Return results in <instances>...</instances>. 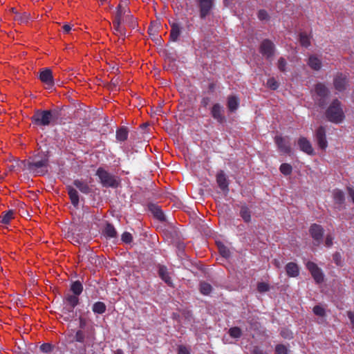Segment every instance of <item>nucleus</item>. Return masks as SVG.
<instances>
[{
	"instance_id": "f257e3e1",
	"label": "nucleus",
	"mask_w": 354,
	"mask_h": 354,
	"mask_svg": "<svg viewBox=\"0 0 354 354\" xmlns=\"http://www.w3.org/2000/svg\"><path fill=\"white\" fill-rule=\"evenodd\" d=\"M58 118L57 112L55 110L38 109L34 112L31 117L32 122L37 126L55 125Z\"/></svg>"
},
{
	"instance_id": "f03ea898",
	"label": "nucleus",
	"mask_w": 354,
	"mask_h": 354,
	"mask_svg": "<svg viewBox=\"0 0 354 354\" xmlns=\"http://www.w3.org/2000/svg\"><path fill=\"white\" fill-rule=\"evenodd\" d=\"M326 117L328 121L339 124L344 118L342 103L338 99H334L326 111Z\"/></svg>"
},
{
	"instance_id": "7ed1b4c3",
	"label": "nucleus",
	"mask_w": 354,
	"mask_h": 354,
	"mask_svg": "<svg viewBox=\"0 0 354 354\" xmlns=\"http://www.w3.org/2000/svg\"><path fill=\"white\" fill-rule=\"evenodd\" d=\"M96 175L100 179V183L104 187L116 188L120 185L119 178L105 170L102 167H99L96 171Z\"/></svg>"
},
{
	"instance_id": "20e7f679",
	"label": "nucleus",
	"mask_w": 354,
	"mask_h": 354,
	"mask_svg": "<svg viewBox=\"0 0 354 354\" xmlns=\"http://www.w3.org/2000/svg\"><path fill=\"white\" fill-rule=\"evenodd\" d=\"M47 165L48 158L46 157L38 159L37 156H35L31 161L28 162L27 167L35 175L42 176L47 172Z\"/></svg>"
},
{
	"instance_id": "39448f33",
	"label": "nucleus",
	"mask_w": 354,
	"mask_h": 354,
	"mask_svg": "<svg viewBox=\"0 0 354 354\" xmlns=\"http://www.w3.org/2000/svg\"><path fill=\"white\" fill-rule=\"evenodd\" d=\"M306 267L310 272L313 279L317 284L322 283L324 281V274L322 269L319 268L315 263L313 261H308L306 263Z\"/></svg>"
},
{
	"instance_id": "423d86ee",
	"label": "nucleus",
	"mask_w": 354,
	"mask_h": 354,
	"mask_svg": "<svg viewBox=\"0 0 354 354\" xmlns=\"http://www.w3.org/2000/svg\"><path fill=\"white\" fill-rule=\"evenodd\" d=\"M197 6L200 18L204 19L211 13L214 7V0H197Z\"/></svg>"
},
{
	"instance_id": "0eeeda50",
	"label": "nucleus",
	"mask_w": 354,
	"mask_h": 354,
	"mask_svg": "<svg viewBox=\"0 0 354 354\" xmlns=\"http://www.w3.org/2000/svg\"><path fill=\"white\" fill-rule=\"evenodd\" d=\"M348 85L347 76L342 73H337L333 78V86L338 92L344 91Z\"/></svg>"
},
{
	"instance_id": "6e6552de",
	"label": "nucleus",
	"mask_w": 354,
	"mask_h": 354,
	"mask_svg": "<svg viewBox=\"0 0 354 354\" xmlns=\"http://www.w3.org/2000/svg\"><path fill=\"white\" fill-rule=\"evenodd\" d=\"M324 232V228L320 225L313 223L310 225L309 233L313 239L314 245H319L322 243Z\"/></svg>"
},
{
	"instance_id": "1a4fd4ad",
	"label": "nucleus",
	"mask_w": 354,
	"mask_h": 354,
	"mask_svg": "<svg viewBox=\"0 0 354 354\" xmlns=\"http://www.w3.org/2000/svg\"><path fill=\"white\" fill-rule=\"evenodd\" d=\"M275 143L277 145L279 150L286 154H290L292 149L290 147V141L288 139L285 138L280 136H277L274 138Z\"/></svg>"
},
{
	"instance_id": "9d476101",
	"label": "nucleus",
	"mask_w": 354,
	"mask_h": 354,
	"mask_svg": "<svg viewBox=\"0 0 354 354\" xmlns=\"http://www.w3.org/2000/svg\"><path fill=\"white\" fill-rule=\"evenodd\" d=\"M315 140L319 147L325 150L328 147V142L326 140V130L322 126H320L315 132Z\"/></svg>"
},
{
	"instance_id": "9b49d317",
	"label": "nucleus",
	"mask_w": 354,
	"mask_h": 354,
	"mask_svg": "<svg viewBox=\"0 0 354 354\" xmlns=\"http://www.w3.org/2000/svg\"><path fill=\"white\" fill-rule=\"evenodd\" d=\"M298 146L301 151L308 155H315V151L310 142L305 137H301L297 141Z\"/></svg>"
},
{
	"instance_id": "f8f14e48",
	"label": "nucleus",
	"mask_w": 354,
	"mask_h": 354,
	"mask_svg": "<svg viewBox=\"0 0 354 354\" xmlns=\"http://www.w3.org/2000/svg\"><path fill=\"white\" fill-rule=\"evenodd\" d=\"M223 113L224 110L223 106L218 103L214 104L211 109L212 116L219 123L225 122V117Z\"/></svg>"
},
{
	"instance_id": "ddd939ff",
	"label": "nucleus",
	"mask_w": 354,
	"mask_h": 354,
	"mask_svg": "<svg viewBox=\"0 0 354 354\" xmlns=\"http://www.w3.org/2000/svg\"><path fill=\"white\" fill-rule=\"evenodd\" d=\"M39 80L48 88H51L54 85V80L52 71L49 68H44L39 73Z\"/></svg>"
},
{
	"instance_id": "4468645a",
	"label": "nucleus",
	"mask_w": 354,
	"mask_h": 354,
	"mask_svg": "<svg viewBox=\"0 0 354 354\" xmlns=\"http://www.w3.org/2000/svg\"><path fill=\"white\" fill-rule=\"evenodd\" d=\"M333 197L336 208L339 210L343 209L345 202V196L344 192L340 189H335L333 192Z\"/></svg>"
},
{
	"instance_id": "2eb2a0df",
	"label": "nucleus",
	"mask_w": 354,
	"mask_h": 354,
	"mask_svg": "<svg viewBox=\"0 0 354 354\" xmlns=\"http://www.w3.org/2000/svg\"><path fill=\"white\" fill-rule=\"evenodd\" d=\"M216 182L221 190L223 192H227L229 190L228 188V181L227 177L224 173L223 171H220L216 174Z\"/></svg>"
},
{
	"instance_id": "dca6fc26",
	"label": "nucleus",
	"mask_w": 354,
	"mask_h": 354,
	"mask_svg": "<svg viewBox=\"0 0 354 354\" xmlns=\"http://www.w3.org/2000/svg\"><path fill=\"white\" fill-rule=\"evenodd\" d=\"M78 302V295L68 294L66 297V306L64 308L68 312H73L74 308L77 305Z\"/></svg>"
},
{
	"instance_id": "f3484780",
	"label": "nucleus",
	"mask_w": 354,
	"mask_h": 354,
	"mask_svg": "<svg viewBox=\"0 0 354 354\" xmlns=\"http://www.w3.org/2000/svg\"><path fill=\"white\" fill-rule=\"evenodd\" d=\"M73 185L82 194H88L91 192V188L86 180L82 179H76L73 181Z\"/></svg>"
},
{
	"instance_id": "a211bd4d",
	"label": "nucleus",
	"mask_w": 354,
	"mask_h": 354,
	"mask_svg": "<svg viewBox=\"0 0 354 354\" xmlns=\"http://www.w3.org/2000/svg\"><path fill=\"white\" fill-rule=\"evenodd\" d=\"M285 269L286 274L289 277H297L299 274V268L296 263H288Z\"/></svg>"
},
{
	"instance_id": "6ab92c4d",
	"label": "nucleus",
	"mask_w": 354,
	"mask_h": 354,
	"mask_svg": "<svg viewBox=\"0 0 354 354\" xmlns=\"http://www.w3.org/2000/svg\"><path fill=\"white\" fill-rule=\"evenodd\" d=\"M170 39L172 41H177L182 32V27L178 23H173L171 25Z\"/></svg>"
},
{
	"instance_id": "aec40b11",
	"label": "nucleus",
	"mask_w": 354,
	"mask_h": 354,
	"mask_svg": "<svg viewBox=\"0 0 354 354\" xmlns=\"http://www.w3.org/2000/svg\"><path fill=\"white\" fill-rule=\"evenodd\" d=\"M67 192L71 199V203L77 207L79 205L80 198L78 192L72 186H67Z\"/></svg>"
},
{
	"instance_id": "412c9836",
	"label": "nucleus",
	"mask_w": 354,
	"mask_h": 354,
	"mask_svg": "<svg viewBox=\"0 0 354 354\" xmlns=\"http://www.w3.org/2000/svg\"><path fill=\"white\" fill-rule=\"evenodd\" d=\"M158 274L160 277L164 281L168 286H173V283L171 277L169 275L167 268L165 266H160L158 268Z\"/></svg>"
},
{
	"instance_id": "4be33fe9",
	"label": "nucleus",
	"mask_w": 354,
	"mask_h": 354,
	"mask_svg": "<svg viewBox=\"0 0 354 354\" xmlns=\"http://www.w3.org/2000/svg\"><path fill=\"white\" fill-rule=\"evenodd\" d=\"M315 91L319 97H328L330 91L324 83H317L315 86Z\"/></svg>"
},
{
	"instance_id": "5701e85b",
	"label": "nucleus",
	"mask_w": 354,
	"mask_h": 354,
	"mask_svg": "<svg viewBox=\"0 0 354 354\" xmlns=\"http://www.w3.org/2000/svg\"><path fill=\"white\" fill-rule=\"evenodd\" d=\"M149 209L151 211V212L153 214L155 218L158 219L160 221H165V216L162 211V209L156 205L155 204H150L149 205Z\"/></svg>"
},
{
	"instance_id": "b1692460",
	"label": "nucleus",
	"mask_w": 354,
	"mask_h": 354,
	"mask_svg": "<svg viewBox=\"0 0 354 354\" xmlns=\"http://www.w3.org/2000/svg\"><path fill=\"white\" fill-rule=\"evenodd\" d=\"M307 64L314 71H319L322 66V61L315 55H310Z\"/></svg>"
},
{
	"instance_id": "393cba45",
	"label": "nucleus",
	"mask_w": 354,
	"mask_h": 354,
	"mask_svg": "<svg viewBox=\"0 0 354 354\" xmlns=\"http://www.w3.org/2000/svg\"><path fill=\"white\" fill-rule=\"evenodd\" d=\"M12 12L15 13L14 20L19 24H27L30 19V15L27 12L18 13L15 12V8H12Z\"/></svg>"
},
{
	"instance_id": "a878e982",
	"label": "nucleus",
	"mask_w": 354,
	"mask_h": 354,
	"mask_svg": "<svg viewBox=\"0 0 354 354\" xmlns=\"http://www.w3.org/2000/svg\"><path fill=\"white\" fill-rule=\"evenodd\" d=\"M122 23V21H113V26L114 29V33L117 35L122 37V41H124L127 35V32L126 29L121 26Z\"/></svg>"
},
{
	"instance_id": "bb28decb",
	"label": "nucleus",
	"mask_w": 354,
	"mask_h": 354,
	"mask_svg": "<svg viewBox=\"0 0 354 354\" xmlns=\"http://www.w3.org/2000/svg\"><path fill=\"white\" fill-rule=\"evenodd\" d=\"M126 11H127L126 8L124 6H122L121 4H119L117 7V11H116L115 15L114 17L113 21H118L124 22V16L126 14Z\"/></svg>"
},
{
	"instance_id": "cd10ccee",
	"label": "nucleus",
	"mask_w": 354,
	"mask_h": 354,
	"mask_svg": "<svg viewBox=\"0 0 354 354\" xmlns=\"http://www.w3.org/2000/svg\"><path fill=\"white\" fill-rule=\"evenodd\" d=\"M239 106V99L234 96L231 95L227 98V107L230 111H234Z\"/></svg>"
},
{
	"instance_id": "c85d7f7f",
	"label": "nucleus",
	"mask_w": 354,
	"mask_h": 354,
	"mask_svg": "<svg viewBox=\"0 0 354 354\" xmlns=\"http://www.w3.org/2000/svg\"><path fill=\"white\" fill-rule=\"evenodd\" d=\"M106 306L104 302L97 301L92 307V310L94 313L102 314L106 311Z\"/></svg>"
},
{
	"instance_id": "c756f323",
	"label": "nucleus",
	"mask_w": 354,
	"mask_h": 354,
	"mask_svg": "<svg viewBox=\"0 0 354 354\" xmlns=\"http://www.w3.org/2000/svg\"><path fill=\"white\" fill-rule=\"evenodd\" d=\"M199 290L201 294L208 295L212 290V286L205 281H201L199 284Z\"/></svg>"
},
{
	"instance_id": "7c9ffc66",
	"label": "nucleus",
	"mask_w": 354,
	"mask_h": 354,
	"mask_svg": "<svg viewBox=\"0 0 354 354\" xmlns=\"http://www.w3.org/2000/svg\"><path fill=\"white\" fill-rule=\"evenodd\" d=\"M240 216L245 222L248 223L250 221L251 212L246 206L243 205L241 207Z\"/></svg>"
},
{
	"instance_id": "2f4dec72",
	"label": "nucleus",
	"mask_w": 354,
	"mask_h": 354,
	"mask_svg": "<svg viewBox=\"0 0 354 354\" xmlns=\"http://www.w3.org/2000/svg\"><path fill=\"white\" fill-rule=\"evenodd\" d=\"M104 234L109 238H115L117 236V232L114 226L110 223H107L104 228Z\"/></svg>"
},
{
	"instance_id": "473e14b6",
	"label": "nucleus",
	"mask_w": 354,
	"mask_h": 354,
	"mask_svg": "<svg viewBox=\"0 0 354 354\" xmlns=\"http://www.w3.org/2000/svg\"><path fill=\"white\" fill-rule=\"evenodd\" d=\"M299 42L301 45L305 48L310 46V38L306 32H301L299 34Z\"/></svg>"
},
{
	"instance_id": "72a5a7b5",
	"label": "nucleus",
	"mask_w": 354,
	"mask_h": 354,
	"mask_svg": "<svg viewBox=\"0 0 354 354\" xmlns=\"http://www.w3.org/2000/svg\"><path fill=\"white\" fill-rule=\"evenodd\" d=\"M71 290L74 295H80L83 290L82 284L80 281H76L71 284Z\"/></svg>"
},
{
	"instance_id": "f704fd0d",
	"label": "nucleus",
	"mask_w": 354,
	"mask_h": 354,
	"mask_svg": "<svg viewBox=\"0 0 354 354\" xmlns=\"http://www.w3.org/2000/svg\"><path fill=\"white\" fill-rule=\"evenodd\" d=\"M128 131L126 127H121L116 132V138L120 141H124L127 139Z\"/></svg>"
},
{
	"instance_id": "c9c22d12",
	"label": "nucleus",
	"mask_w": 354,
	"mask_h": 354,
	"mask_svg": "<svg viewBox=\"0 0 354 354\" xmlns=\"http://www.w3.org/2000/svg\"><path fill=\"white\" fill-rule=\"evenodd\" d=\"M14 212L9 210L7 212H3L1 216V222L3 224H8L10 221L13 218Z\"/></svg>"
},
{
	"instance_id": "e433bc0d",
	"label": "nucleus",
	"mask_w": 354,
	"mask_h": 354,
	"mask_svg": "<svg viewBox=\"0 0 354 354\" xmlns=\"http://www.w3.org/2000/svg\"><path fill=\"white\" fill-rule=\"evenodd\" d=\"M279 170L284 176L290 175L292 171V167L288 163H282L279 167Z\"/></svg>"
},
{
	"instance_id": "4c0bfd02",
	"label": "nucleus",
	"mask_w": 354,
	"mask_h": 354,
	"mask_svg": "<svg viewBox=\"0 0 354 354\" xmlns=\"http://www.w3.org/2000/svg\"><path fill=\"white\" fill-rule=\"evenodd\" d=\"M229 334L233 338H239L242 335V331L239 327H232L229 329Z\"/></svg>"
},
{
	"instance_id": "58836bf2",
	"label": "nucleus",
	"mask_w": 354,
	"mask_h": 354,
	"mask_svg": "<svg viewBox=\"0 0 354 354\" xmlns=\"http://www.w3.org/2000/svg\"><path fill=\"white\" fill-rule=\"evenodd\" d=\"M280 335L283 338L287 339H292L294 337L293 333L288 328H281Z\"/></svg>"
},
{
	"instance_id": "ea45409f",
	"label": "nucleus",
	"mask_w": 354,
	"mask_h": 354,
	"mask_svg": "<svg viewBox=\"0 0 354 354\" xmlns=\"http://www.w3.org/2000/svg\"><path fill=\"white\" fill-rule=\"evenodd\" d=\"M288 63L286 60V59L283 57H279V59L277 61V66L281 72H285L286 67H287Z\"/></svg>"
},
{
	"instance_id": "a19ab883",
	"label": "nucleus",
	"mask_w": 354,
	"mask_h": 354,
	"mask_svg": "<svg viewBox=\"0 0 354 354\" xmlns=\"http://www.w3.org/2000/svg\"><path fill=\"white\" fill-rule=\"evenodd\" d=\"M274 44L271 41L267 39V59L274 55Z\"/></svg>"
},
{
	"instance_id": "79ce46f5",
	"label": "nucleus",
	"mask_w": 354,
	"mask_h": 354,
	"mask_svg": "<svg viewBox=\"0 0 354 354\" xmlns=\"http://www.w3.org/2000/svg\"><path fill=\"white\" fill-rule=\"evenodd\" d=\"M313 311L315 315L319 317H324L326 315L325 309L320 305H316L314 306Z\"/></svg>"
},
{
	"instance_id": "37998d69",
	"label": "nucleus",
	"mask_w": 354,
	"mask_h": 354,
	"mask_svg": "<svg viewBox=\"0 0 354 354\" xmlns=\"http://www.w3.org/2000/svg\"><path fill=\"white\" fill-rule=\"evenodd\" d=\"M219 253L223 257H228L230 256V250L227 247H225L223 244H218V245Z\"/></svg>"
},
{
	"instance_id": "c03bdc74",
	"label": "nucleus",
	"mask_w": 354,
	"mask_h": 354,
	"mask_svg": "<svg viewBox=\"0 0 354 354\" xmlns=\"http://www.w3.org/2000/svg\"><path fill=\"white\" fill-rule=\"evenodd\" d=\"M124 21L127 23L128 26L131 28H134L136 26V19L131 15H127L124 16Z\"/></svg>"
},
{
	"instance_id": "a18cd8bd",
	"label": "nucleus",
	"mask_w": 354,
	"mask_h": 354,
	"mask_svg": "<svg viewBox=\"0 0 354 354\" xmlns=\"http://www.w3.org/2000/svg\"><path fill=\"white\" fill-rule=\"evenodd\" d=\"M276 354H288V348L283 344H277L275 347Z\"/></svg>"
},
{
	"instance_id": "49530a36",
	"label": "nucleus",
	"mask_w": 354,
	"mask_h": 354,
	"mask_svg": "<svg viewBox=\"0 0 354 354\" xmlns=\"http://www.w3.org/2000/svg\"><path fill=\"white\" fill-rule=\"evenodd\" d=\"M267 87L270 88L272 90H276L279 87V83L274 78H270L267 80Z\"/></svg>"
},
{
	"instance_id": "de8ad7c7",
	"label": "nucleus",
	"mask_w": 354,
	"mask_h": 354,
	"mask_svg": "<svg viewBox=\"0 0 354 354\" xmlns=\"http://www.w3.org/2000/svg\"><path fill=\"white\" fill-rule=\"evenodd\" d=\"M85 339V335L82 330H77L75 335V340L77 342L83 343Z\"/></svg>"
},
{
	"instance_id": "09e8293b",
	"label": "nucleus",
	"mask_w": 354,
	"mask_h": 354,
	"mask_svg": "<svg viewBox=\"0 0 354 354\" xmlns=\"http://www.w3.org/2000/svg\"><path fill=\"white\" fill-rule=\"evenodd\" d=\"M121 239L125 243H130L133 240V236L129 232H125L122 234Z\"/></svg>"
},
{
	"instance_id": "8fccbe9b",
	"label": "nucleus",
	"mask_w": 354,
	"mask_h": 354,
	"mask_svg": "<svg viewBox=\"0 0 354 354\" xmlns=\"http://www.w3.org/2000/svg\"><path fill=\"white\" fill-rule=\"evenodd\" d=\"M53 348V346L49 343H44L40 346V349L43 353H50Z\"/></svg>"
},
{
	"instance_id": "3c124183",
	"label": "nucleus",
	"mask_w": 354,
	"mask_h": 354,
	"mask_svg": "<svg viewBox=\"0 0 354 354\" xmlns=\"http://www.w3.org/2000/svg\"><path fill=\"white\" fill-rule=\"evenodd\" d=\"M333 260L337 266H341L342 264V256L339 252H336L333 255Z\"/></svg>"
},
{
	"instance_id": "603ef678",
	"label": "nucleus",
	"mask_w": 354,
	"mask_h": 354,
	"mask_svg": "<svg viewBox=\"0 0 354 354\" xmlns=\"http://www.w3.org/2000/svg\"><path fill=\"white\" fill-rule=\"evenodd\" d=\"M333 237L330 234H328L326 237L325 245L327 247H330L333 245Z\"/></svg>"
},
{
	"instance_id": "864d4df0",
	"label": "nucleus",
	"mask_w": 354,
	"mask_h": 354,
	"mask_svg": "<svg viewBox=\"0 0 354 354\" xmlns=\"http://www.w3.org/2000/svg\"><path fill=\"white\" fill-rule=\"evenodd\" d=\"M178 354H190L189 350L185 346H180L178 349Z\"/></svg>"
},
{
	"instance_id": "5fc2aeb1",
	"label": "nucleus",
	"mask_w": 354,
	"mask_h": 354,
	"mask_svg": "<svg viewBox=\"0 0 354 354\" xmlns=\"http://www.w3.org/2000/svg\"><path fill=\"white\" fill-rule=\"evenodd\" d=\"M326 99L327 97H319V99L317 100V104L319 107H325V106L326 105Z\"/></svg>"
},
{
	"instance_id": "6e6d98bb",
	"label": "nucleus",
	"mask_w": 354,
	"mask_h": 354,
	"mask_svg": "<svg viewBox=\"0 0 354 354\" xmlns=\"http://www.w3.org/2000/svg\"><path fill=\"white\" fill-rule=\"evenodd\" d=\"M348 317L349 318L351 323L354 328V312L352 311H348L347 312Z\"/></svg>"
},
{
	"instance_id": "4d7b16f0",
	"label": "nucleus",
	"mask_w": 354,
	"mask_h": 354,
	"mask_svg": "<svg viewBox=\"0 0 354 354\" xmlns=\"http://www.w3.org/2000/svg\"><path fill=\"white\" fill-rule=\"evenodd\" d=\"M347 190H348V195L352 200V202L354 203V189L351 187H348Z\"/></svg>"
},
{
	"instance_id": "13d9d810",
	"label": "nucleus",
	"mask_w": 354,
	"mask_h": 354,
	"mask_svg": "<svg viewBox=\"0 0 354 354\" xmlns=\"http://www.w3.org/2000/svg\"><path fill=\"white\" fill-rule=\"evenodd\" d=\"M258 290L260 292H266V283H260L258 285Z\"/></svg>"
},
{
	"instance_id": "bf43d9fd",
	"label": "nucleus",
	"mask_w": 354,
	"mask_h": 354,
	"mask_svg": "<svg viewBox=\"0 0 354 354\" xmlns=\"http://www.w3.org/2000/svg\"><path fill=\"white\" fill-rule=\"evenodd\" d=\"M260 51L263 55H266V41H262L260 47Z\"/></svg>"
},
{
	"instance_id": "052dcab7",
	"label": "nucleus",
	"mask_w": 354,
	"mask_h": 354,
	"mask_svg": "<svg viewBox=\"0 0 354 354\" xmlns=\"http://www.w3.org/2000/svg\"><path fill=\"white\" fill-rule=\"evenodd\" d=\"M253 354H264V352L263 350L260 349L258 347H254L252 351Z\"/></svg>"
},
{
	"instance_id": "680f3d73",
	"label": "nucleus",
	"mask_w": 354,
	"mask_h": 354,
	"mask_svg": "<svg viewBox=\"0 0 354 354\" xmlns=\"http://www.w3.org/2000/svg\"><path fill=\"white\" fill-rule=\"evenodd\" d=\"M63 30L64 32L68 33L71 30V26L68 24H65L63 26Z\"/></svg>"
},
{
	"instance_id": "e2e57ef3",
	"label": "nucleus",
	"mask_w": 354,
	"mask_h": 354,
	"mask_svg": "<svg viewBox=\"0 0 354 354\" xmlns=\"http://www.w3.org/2000/svg\"><path fill=\"white\" fill-rule=\"evenodd\" d=\"M259 17L261 20H263L266 19V11L260 10L259 12Z\"/></svg>"
},
{
	"instance_id": "0e129e2a",
	"label": "nucleus",
	"mask_w": 354,
	"mask_h": 354,
	"mask_svg": "<svg viewBox=\"0 0 354 354\" xmlns=\"http://www.w3.org/2000/svg\"><path fill=\"white\" fill-rule=\"evenodd\" d=\"M111 85H113V86L115 87L119 84L118 78H117V79H112L111 81Z\"/></svg>"
},
{
	"instance_id": "69168bd1",
	"label": "nucleus",
	"mask_w": 354,
	"mask_h": 354,
	"mask_svg": "<svg viewBox=\"0 0 354 354\" xmlns=\"http://www.w3.org/2000/svg\"><path fill=\"white\" fill-rule=\"evenodd\" d=\"M208 102H209V99L208 98H203L201 103L203 104L204 106H206L207 104H208Z\"/></svg>"
},
{
	"instance_id": "338daca9",
	"label": "nucleus",
	"mask_w": 354,
	"mask_h": 354,
	"mask_svg": "<svg viewBox=\"0 0 354 354\" xmlns=\"http://www.w3.org/2000/svg\"><path fill=\"white\" fill-rule=\"evenodd\" d=\"M115 354H124V352L122 349H117L115 351Z\"/></svg>"
},
{
	"instance_id": "774afa93",
	"label": "nucleus",
	"mask_w": 354,
	"mask_h": 354,
	"mask_svg": "<svg viewBox=\"0 0 354 354\" xmlns=\"http://www.w3.org/2000/svg\"><path fill=\"white\" fill-rule=\"evenodd\" d=\"M107 0H100L101 4H103L105 1H106Z\"/></svg>"
}]
</instances>
